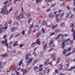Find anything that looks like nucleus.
I'll return each instance as SVG.
<instances>
[{
    "mask_svg": "<svg viewBox=\"0 0 75 75\" xmlns=\"http://www.w3.org/2000/svg\"><path fill=\"white\" fill-rule=\"evenodd\" d=\"M2 44H5V45L7 46V47H9L8 46V44L7 43V39H6L5 41H3L1 42Z\"/></svg>",
    "mask_w": 75,
    "mask_h": 75,
    "instance_id": "7ed1b4c3",
    "label": "nucleus"
},
{
    "mask_svg": "<svg viewBox=\"0 0 75 75\" xmlns=\"http://www.w3.org/2000/svg\"><path fill=\"white\" fill-rule=\"evenodd\" d=\"M51 24V22H49L47 23V25L48 27H50Z\"/></svg>",
    "mask_w": 75,
    "mask_h": 75,
    "instance_id": "6ab92c4d",
    "label": "nucleus"
},
{
    "mask_svg": "<svg viewBox=\"0 0 75 75\" xmlns=\"http://www.w3.org/2000/svg\"><path fill=\"white\" fill-rule=\"evenodd\" d=\"M32 61H33V58H30L28 60V62L27 64V65H28L29 64H30L31 62Z\"/></svg>",
    "mask_w": 75,
    "mask_h": 75,
    "instance_id": "0eeeda50",
    "label": "nucleus"
},
{
    "mask_svg": "<svg viewBox=\"0 0 75 75\" xmlns=\"http://www.w3.org/2000/svg\"><path fill=\"white\" fill-rule=\"evenodd\" d=\"M4 66L3 65V62H0V68L1 69L3 68Z\"/></svg>",
    "mask_w": 75,
    "mask_h": 75,
    "instance_id": "9d476101",
    "label": "nucleus"
},
{
    "mask_svg": "<svg viewBox=\"0 0 75 75\" xmlns=\"http://www.w3.org/2000/svg\"><path fill=\"white\" fill-rule=\"evenodd\" d=\"M67 8L68 9V10H69L70 8L69 7V6H67Z\"/></svg>",
    "mask_w": 75,
    "mask_h": 75,
    "instance_id": "69168bd1",
    "label": "nucleus"
},
{
    "mask_svg": "<svg viewBox=\"0 0 75 75\" xmlns=\"http://www.w3.org/2000/svg\"><path fill=\"white\" fill-rule=\"evenodd\" d=\"M74 23H73V22H71L70 23V24L69 25V26L70 27H74Z\"/></svg>",
    "mask_w": 75,
    "mask_h": 75,
    "instance_id": "9b49d317",
    "label": "nucleus"
},
{
    "mask_svg": "<svg viewBox=\"0 0 75 75\" xmlns=\"http://www.w3.org/2000/svg\"><path fill=\"white\" fill-rule=\"evenodd\" d=\"M66 15H67V16H66V18H67L69 16V13H67Z\"/></svg>",
    "mask_w": 75,
    "mask_h": 75,
    "instance_id": "c03bdc74",
    "label": "nucleus"
},
{
    "mask_svg": "<svg viewBox=\"0 0 75 75\" xmlns=\"http://www.w3.org/2000/svg\"><path fill=\"white\" fill-rule=\"evenodd\" d=\"M46 70H47V73L49 72L50 71V69H49V68L48 67H47L45 68Z\"/></svg>",
    "mask_w": 75,
    "mask_h": 75,
    "instance_id": "f3484780",
    "label": "nucleus"
},
{
    "mask_svg": "<svg viewBox=\"0 0 75 75\" xmlns=\"http://www.w3.org/2000/svg\"><path fill=\"white\" fill-rule=\"evenodd\" d=\"M67 50L66 49H65L64 50V51L63 52V54H64V55H65V54H66V53L67 52Z\"/></svg>",
    "mask_w": 75,
    "mask_h": 75,
    "instance_id": "2eb2a0df",
    "label": "nucleus"
},
{
    "mask_svg": "<svg viewBox=\"0 0 75 75\" xmlns=\"http://www.w3.org/2000/svg\"><path fill=\"white\" fill-rule=\"evenodd\" d=\"M31 54H30V53H28V54L26 55L25 56V57L26 58V60H27V59H28L29 58V56H30V55Z\"/></svg>",
    "mask_w": 75,
    "mask_h": 75,
    "instance_id": "6e6552de",
    "label": "nucleus"
},
{
    "mask_svg": "<svg viewBox=\"0 0 75 75\" xmlns=\"http://www.w3.org/2000/svg\"><path fill=\"white\" fill-rule=\"evenodd\" d=\"M11 20H9L8 21V24H11Z\"/></svg>",
    "mask_w": 75,
    "mask_h": 75,
    "instance_id": "a19ab883",
    "label": "nucleus"
},
{
    "mask_svg": "<svg viewBox=\"0 0 75 75\" xmlns=\"http://www.w3.org/2000/svg\"><path fill=\"white\" fill-rule=\"evenodd\" d=\"M21 11L22 12H23L24 11V9L23 8V7H21Z\"/></svg>",
    "mask_w": 75,
    "mask_h": 75,
    "instance_id": "09e8293b",
    "label": "nucleus"
},
{
    "mask_svg": "<svg viewBox=\"0 0 75 75\" xmlns=\"http://www.w3.org/2000/svg\"><path fill=\"white\" fill-rule=\"evenodd\" d=\"M73 68H75L74 67H71L70 69H69L67 70V71H71V69H73Z\"/></svg>",
    "mask_w": 75,
    "mask_h": 75,
    "instance_id": "412c9836",
    "label": "nucleus"
},
{
    "mask_svg": "<svg viewBox=\"0 0 75 75\" xmlns=\"http://www.w3.org/2000/svg\"><path fill=\"white\" fill-rule=\"evenodd\" d=\"M35 29L36 30H38L39 28V26L37 25H36L34 27Z\"/></svg>",
    "mask_w": 75,
    "mask_h": 75,
    "instance_id": "aec40b11",
    "label": "nucleus"
},
{
    "mask_svg": "<svg viewBox=\"0 0 75 75\" xmlns=\"http://www.w3.org/2000/svg\"><path fill=\"white\" fill-rule=\"evenodd\" d=\"M41 32H39L37 35V37H39V36L41 35Z\"/></svg>",
    "mask_w": 75,
    "mask_h": 75,
    "instance_id": "2f4dec72",
    "label": "nucleus"
},
{
    "mask_svg": "<svg viewBox=\"0 0 75 75\" xmlns=\"http://www.w3.org/2000/svg\"><path fill=\"white\" fill-rule=\"evenodd\" d=\"M61 36H62V34H59L57 37L56 38H55V40H57V39H58V38H59V37Z\"/></svg>",
    "mask_w": 75,
    "mask_h": 75,
    "instance_id": "ddd939ff",
    "label": "nucleus"
},
{
    "mask_svg": "<svg viewBox=\"0 0 75 75\" xmlns=\"http://www.w3.org/2000/svg\"><path fill=\"white\" fill-rule=\"evenodd\" d=\"M21 0H15L14 1L13 3H16V1H20Z\"/></svg>",
    "mask_w": 75,
    "mask_h": 75,
    "instance_id": "6e6d98bb",
    "label": "nucleus"
},
{
    "mask_svg": "<svg viewBox=\"0 0 75 75\" xmlns=\"http://www.w3.org/2000/svg\"><path fill=\"white\" fill-rule=\"evenodd\" d=\"M23 14H20L19 16V18H23Z\"/></svg>",
    "mask_w": 75,
    "mask_h": 75,
    "instance_id": "72a5a7b5",
    "label": "nucleus"
},
{
    "mask_svg": "<svg viewBox=\"0 0 75 75\" xmlns=\"http://www.w3.org/2000/svg\"><path fill=\"white\" fill-rule=\"evenodd\" d=\"M22 63H23V61L22 60L19 63H18L19 66H21V65Z\"/></svg>",
    "mask_w": 75,
    "mask_h": 75,
    "instance_id": "c85d7f7f",
    "label": "nucleus"
},
{
    "mask_svg": "<svg viewBox=\"0 0 75 75\" xmlns=\"http://www.w3.org/2000/svg\"><path fill=\"white\" fill-rule=\"evenodd\" d=\"M50 10L51 9H50V8H48L47 10V12H48V11H50Z\"/></svg>",
    "mask_w": 75,
    "mask_h": 75,
    "instance_id": "603ef678",
    "label": "nucleus"
},
{
    "mask_svg": "<svg viewBox=\"0 0 75 75\" xmlns=\"http://www.w3.org/2000/svg\"><path fill=\"white\" fill-rule=\"evenodd\" d=\"M52 42H53V41H52V40H50V43H49V45H51V44L52 43Z\"/></svg>",
    "mask_w": 75,
    "mask_h": 75,
    "instance_id": "3c124183",
    "label": "nucleus"
},
{
    "mask_svg": "<svg viewBox=\"0 0 75 75\" xmlns=\"http://www.w3.org/2000/svg\"><path fill=\"white\" fill-rule=\"evenodd\" d=\"M31 20H32V19L31 18H29L28 20V23H30V22L31 21Z\"/></svg>",
    "mask_w": 75,
    "mask_h": 75,
    "instance_id": "cd10ccee",
    "label": "nucleus"
},
{
    "mask_svg": "<svg viewBox=\"0 0 75 75\" xmlns=\"http://www.w3.org/2000/svg\"><path fill=\"white\" fill-rule=\"evenodd\" d=\"M33 54L34 55H37V54H36V53L35 52H34L33 53Z\"/></svg>",
    "mask_w": 75,
    "mask_h": 75,
    "instance_id": "13d9d810",
    "label": "nucleus"
},
{
    "mask_svg": "<svg viewBox=\"0 0 75 75\" xmlns=\"http://www.w3.org/2000/svg\"><path fill=\"white\" fill-rule=\"evenodd\" d=\"M13 37V35H11L9 38V40H11L12 38Z\"/></svg>",
    "mask_w": 75,
    "mask_h": 75,
    "instance_id": "a18cd8bd",
    "label": "nucleus"
},
{
    "mask_svg": "<svg viewBox=\"0 0 75 75\" xmlns=\"http://www.w3.org/2000/svg\"><path fill=\"white\" fill-rule=\"evenodd\" d=\"M72 52H70V53H68V54L66 55V57H68V56H69V55H71V54H72Z\"/></svg>",
    "mask_w": 75,
    "mask_h": 75,
    "instance_id": "c9c22d12",
    "label": "nucleus"
},
{
    "mask_svg": "<svg viewBox=\"0 0 75 75\" xmlns=\"http://www.w3.org/2000/svg\"><path fill=\"white\" fill-rule=\"evenodd\" d=\"M18 44L15 43L13 45V47H16V46H17Z\"/></svg>",
    "mask_w": 75,
    "mask_h": 75,
    "instance_id": "7c9ffc66",
    "label": "nucleus"
},
{
    "mask_svg": "<svg viewBox=\"0 0 75 75\" xmlns=\"http://www.w3.org/2000/svg\"><path fill=\"white\" fill-rule=\"evenodd\" d=\"M55 34V33H52L50 35H54Z\"/></svg>",
    "mask_w": 75,
    "mask_h": 75,
    "instance_id": "338daca9",
    "label": "nucleus"
},
{
    "mask_svg": "<svg viewBox=\"0 0 75 75\" xmlns=\"http://www.w3.org/2000/svg\"><path fill=\"white\" fill-rule=\"evenodd\" d=\"M70 51H71V47L68 48L67 50V51H68V52H69Z\"/></svg>",
    "mask_w": 75,
    "mask_h": 75,
    "instance_id": "473e14b6",
    "label": "nucleus"
},
{
    "mask_svg": "<svg viewBox=\"0 0 75 75\" xmlns=\"http://www.w3.org/2000/svg\"><path fill=\"white\" fill-rule=\"evenodd\" d=\"M42 31L43 33H45V29H44V28L42 29Z\"/></svg>",
    "mask_w": 75,
    "mask_h": 75,
    "instance_id": "58836bf2",
    "label": "nucleus"
},
{
    "mask_svg": "<svg viewBox=\"0 0 75 75\" xmlns=\"http://www.w3.org/2000/svg\"><path fill=\"white\" fill-rule=\"evenodd\" d=\"M61 59V58L60 57H59L57 59V61L56 62V64H59V62H60V60Z\"/></svg>",
    "mask_w": 75,
    "mask_h": 75,
    "instance_id": "f8f14e48",
    "label": "nucleus"
},
{
    "mask_svg": "<svg viewBox=\"0 0 75 75\" xmlns=\"http://www.w3.org/2000/svg\"><path fill=\"white\" fill-rule=\"evenodd\" d=\"M18 24V22H16L14 23V25H17Z\"/></svg>",
    "mask_w": 75,
    "mask_h": 75,
    "instance_id": "4d7b16f0",
    "label": "nucleus"
},
{
    "mask_svg": "<svg viewBox=\"0 0 75 75\" xmlns=\"http://www.w3.org/2000/svg\"><path fill=\"white\" fill-rule=\"evenodd\" d=\"M61 27H64L65 26V23H62L60 25Z\"/></svg>",
    "mask_w": 75,
    "mask_h": 75,
    "instance_id": "5701e85b",
    "label": "nucleus"
},
{
    "mask_svg": "<svg viewBox=\"0 0 75 75\" xmlns=\"http://www.w3.org/2000/svg\"><path fill=\"white\" fill-rule=\"evenodd\" d=\"M36 43H37L38 44V45H40V44H41V43H40V41H39V40L38 39L37 40V41H36V42L35 43H33L32 44V45H34V44H35Z\"/></svg>",
    "mask_w": 75,
    "mask_h": 75,
    "instance_id": "39448f33",
    "label": "nucleus"
},
{
    "mask_svg": "<svg viewBox=\"0 0 75 75\" xmlns=\"http://www.w3.org/2000/svg\"><path fill=\"white\" fill-rule=\"evenodd\" d=\"M31 31H32V29H30L28 31V34H31Z\"/></svg>",
    "mask_w": 75,
    "mask_h": 75,
    "instance_id": "b1692460",
    "label": "nucleus"
},
{
    "mask_svg": "<svg viewBox=\"0 0 75 75\" xmlns=\"http://www.w3.org/2000/svg\"><path fill=\"white\" fill-rule=\"evenodd\" d=\"M21 71H22V72H23V75H25V74H26L27 72V71H28V70L27 69H21Z\"/></svg>",
    "mask_w": 75,
    "mask_h": 75,
    "instance_id": "20e7f679",
    "label": "nucleus"
},
{
    "mask_svg": "<svg viewBox=\"0 0 75 75\" xmlns=\"http://www.w3.org/2000/svg\"><path fill=\"white\" fill-rule=\"evenodd\" d=\"M46 45L45 44L44 45V48H43V50H46V49H47V48H46Z\"/></svg>",
    "mask_w": 75,
    "mask_h": 75,
    "instance_id": "ea45409f",
    "label": "nucleus"
},
{
    "mask_svg": "<svg viewBox=\"0 0 75 75\" xmlns=\"http://www.w3.org/2000/svg\"><path fill=\"white\" fill-rule=\"evenodd\" d=\"M73 40H75V30H74V32L73 33Z\"/></svg>",
    "mask_w": 75,
    "mask_h": 75,
    "instance_id": "dca6fc26",
    "label": "nucleus"
},
{
    "mask_svg": "<svg viewBox=\"0 0 75 75\" xmlns=\"http://www.w3.org/2000/svg\"><path fill=\"white\" fill-rule=\"evenodd\" d=\"M38 67H35L34 68H33V69H34V70H35L36 69H38Z\"/></svg>",
    "mask_w": 75,
    "mask_h": 75,
    "instance_id": "f704fd0d",
    "label": "nucleus"
},
{
    "mask_svg": "<svg viewBox=\"0 0 75 75\" xmlns=\"http://www.w3.org/2000/svg\"><path fill=\"white\" fill-rule=\"evenodd\" d=\"M69 65V64H66V65L65 66V68H68Z\"/></svg>",
    "mask_w": 75,
    "mask_h": 75,
    "instance_id": "a878e982",
    "label": "nucleus"
},
{
    "mask_svg": "<svg viewBox=\"0 0 75 75\" xmlns=\"http://www.w3.org/2000/svg\"><path fill=\"white\" fill-rule=\"evenodd\" d=\"M55 5V4H52V5L51 6V7H54V6Z\"/></svg>",
    "mask_w": 75,
    "mask_h": 75,
    "instance_id": "680f3d73",
    "label": "nucleus"
},
{
    "mask_svg": "<svg viewBox=\"0 0 75 75\" xmlns=\"http://www.w3.org/2000/svg\"><path fill=\"white\" fill-rule=\"evenodd\" d=\"M20 35V34H18L16 35L15 37H18V36H19V35Z\"/></svg>",
    "mask_w": 75,
    "mask_h": 75,
    "instance_id": "0e129e2a",
    "label": "nucleus"
},
{
    "mask_svg": "<svg viewBox=\"0 0 75 75\" xmlns=\"http://www.w3.org/2000/svg\"><path fill=\"white\" fill-rule=\"evenodd\" d=\"M33 28V24H32L29 27L30 29H31Z\"/></svg>",
    "mask_w": 75,
    "mask_h": 75,
    "instance_id": "393cba45",
    "label": "nucleus"
},
{
    "mask_svg": "<svg viewBox=\"0 0 75 75\" xmlns=\"http://www.w3.org/2000/svg\"><path fill=\"white\" fill-rule=\"evenodd\" d=\"M8 24V23L7 22H6L5 23V25H4V26L5 27L3 28V26L1 25H0V33H3V30L1 29L2 28H4L5 30H6L7 29V25Z\"/></svg>",
    "mask_w": 75,
    "mask_h": 75,
    "instance_id": "f257e3e1",
    "label": "nucleus"
},
{
    "mask_svg": "<svg viewBox=\"0 0 75 75\" xmlns=\"http://www.w3.org/2000/svg\"><path fill=\"white\" fill-rule=\"evenodd\" d=\"M7 38V35H4L2 38L3 39H4V38Z\"/></svg>",
    "mask_w": 75,
    "mask_h": 75,
    "instance_id": "4c0bfd02",
    "label": "nucleus"
},
{
    "mask_svg": "<svg viewBox=\"0 0 75 75\" xmlns=\"http://www.w3.org/2000/svg\"><path fill=\"white\" fill-rule=\"evenodd\" d=\"M46 71H47L46 69H45V70H43L42 71V73H43L44 74H45V73H46Z\"/></svg>",
    "mask_w": 75,
    "mask_h": 75,
    "instance_id": "e433bc0d",
    "label": "nucleus"
},
{
    "mask_svg": "<svg viewBox=\"0 0 75 75\" xmlns=\"http://www.w3.org/2000/svg\"><path fill=\"white\" fill-rule=\"evenodd\" d=\"M68 35L67 34H65L63 35V37H67Z\"/></svg>",
    "mask_w": 75,
    "mask_h": 75,
    "instance_id": "de8ad7c7",
    "label": "nucleus"
},
{
    "mask_svg": "<svg viewBox=\"0 0 75 75\" xmlns=\"http://www.w3.org/2000/svg\"><path fill=\"white\" fill-rule=\"evenodd\" d=\"M55 56V53H54L52 54V58H54Z\"/></svg>",
    "mask_w": 75,
    "mask_h": 75,
    "instance_id": "37998d69",
    "label": "nucleus"
},
{
    "mask_svg": "<svg viewBox=\"0 0 75 75\" xmlns=\"http://www.w3.org/2000/svg\"><path fill=\"white\" fill-rule=\"evenodd\" d=\"M75 28L73 26V27H72V29L71 30V31L72 32H74V28Z\"/></svg>",
    "mask_w": 75,
    "mask_h": 75,
    "instance_id": "49530a36",
    "label": "nucleus"
},
{
    "mask_svg": "<svg viewBox=\"0 0 75 75\" xmlns=\"http://www.w3.org/2000/svg\"><path fill=\"white\" fill-rule=\"evenodd\" d=\"M7 3H8V1H6L4 2V4H7Z\"/></svg>",
    "mask_w": 75,
    "mask_h": 75,
    "instance_id": "5fc2aeb1",
    "label": "nucleus"
},
{
    "mask_svg": "<svg viewBox=\"0 0 75 75\" xmlns=\"http://www.w3.org/2000/svg\"><path fill=\"white\" fill-rule=\"evenodd\" d=\"M59 69H62L63 67H62V64H61L59 67Z\"/></svg>",
    "mask_w": 75,
    "mask_h": 75,
    "instance_id": "bb28decb",
    "label": "nucleus"
},
{
    "mask_svg": "<svg viewBox=\"0 0 75 75\" xmlns=\"http://www.w3.org/2000/svg\"><path fill=\"white\" fill-rule=\"evenodd\" d=\"M64 5H65V2H63L62 4V6H64Z\"/></svg>",
    "mask_w": 75,
    "mask_h": 75,
    "instance_id": "79ce46f5",
    "label": "nucleus"
},
{
    "mask_svg": "<svg viewBox=\"0 0 75 75\" xmlns=\"http://www.w3.org/2000/svg\"><path fill=\"white\" fill-rule=\"evenodd\" d=\"M9 13V12L8 11V10H6L5 9H2L0 12V13L2 14H4L5 13L7 14H8Z\"/></svg>",
    "mask_w": 75,
    "mask_h": 75,
    "instance_id": "f03ea898",
    "label": "nucleus"
},
{
    "mask_svg": "<svg viewBox=\"0 0 75 75\" xmlns=\"http://www.w3.org/2000/svg\"><path fill=\"white\" fill-rule=\"evenodd\" d=\"M37 3H39V2L40 1L41 2V1L40 0L39 1L38 0H37L36 1Z\"/></svg>",
    "mask_w": 75,
    "mask_h": 75,
    "instance_id": "052dcab7",
    "label": "nucleus"
},
{
    "mask_svg": "<svg viewBox=\"0 0 75 75\" xmlns=\"http://www.w3.org/2000/svg\"><path fill=\"white\" fill-rule=\"evenodd\" d=\"M15 30V29H14V28H12V29H11V31L13 32V31H14Z\"/></svg>",
    "mask_w": 75,
    "mask_h": 75,
    "instance_id": "8fccbe9b",
    "label": "nucleus"
},
{
    "mask_svg": "<svg viewBox=\"0 0 75 75\" xmlns=\"http://www.w3.org/2000/svg\"><path fill=\"white\" fill-rule=\"evenodd\" d=\"M59 14H57L56 15V21L57 22H58L59 21V18H58V17H59Z\"/></svg>",
    "mask_w": 75,
    "mask_h": 75,
    "instance_id": "1a4fd4ad",
    "label": "nucleus"
},
{
    "mask_svg": "<svg viewBox=\"0 0 75 75\" xmlns=\"http://www.w3.org/2000/svg\"><path fill=\"white\" fill-rule=\"evenodd\" d=\"M7 56V54H3L1 55V57L2 58H4V57H6V56Z\"/></svg>",
    "mask_w": 75,
    "mask_h": 75,
    "instance_id": "4468645a",
    "label": "nucleus"
},
{
    "mask_svg": "<svg viewBox=\"0 0 75 75\" xmlns=\"http://www.w3.org/2000/svg\"><path fill=\"white\" fill-rule=\"evenodd\" d=\"M46 23V21H43V22L42 23V25H45V24Z\"/></svg>",
    "mask_w": 75,
    "mask_h": 75,
    "instance_id": "4be33fe9",
    "label": "nucleus"
},
{
    "mask_svg": "<svg viewBox=\"0 0 75 75\" xmlns=\"http://www.w3.org/2000/svg\"><path fill=\"white\" fill-rule=\"evenodd\" d=\"M64 13H65L64 12L61 13L60 15V17H62L64 16Z\"/></svg>",
    "mask_w": 75,
    "mask_h": 75,
    "instance_id": "c756f323",
    "label": "nucleus"
},
{
    "mask_svg": "<svg viewBox=\"0 0 75 75\" xmlns=\"http://www.w3.org/2000/svg\"><path fill=\"white\" fill-rule=\"evenodd\" d=\"M42 69L41 68L39 69V71L40 72H41V71H42Z\"/></svg>",
    "mask_w": 75,
    "mask_h": 75,
    "instance_id": "864d4df0",
    "label": "nucleus"
},
{
    "mask_svg": "<svg viewBox=\"0 0 75 75\" xmlns=\"http://www.w3.org/2000/svg\"><path fill=\"white\" fill-rule=\"evenodd\" d=\"M49 16L50 18L53 17V14L52 13H50V14H49Z\"/></svg>",
    "mask_w": 75,
    "mask_h": 75,
    "instance_id": "a211bd4d",
    "label": "nucleus"
},
{
    "mask_svg": "<svg viewBox=\"0 0 75 75\" xmlns=\"http://www.w3.org/2000/svg\"><path fill=\"white\" fill-rule=\"evenodd\" d=\"M16 68H17V67H14L13 69V70H14V71H16Z\"/></svg>",
    "mask_w": 75,
    "mask_h": 75,
    "instance_id": "bf43d9fd",
    "label": "nucleus"
},
{
    "mask_svg": "<svg viewBox=\"0 0 75 75\" xmlns=\"http://www.w3.org/2000/svg\"><path fill=\"white\" fill-rule=\"evenodd\" d=\"M65 42V40L64 39H63L62 40V45L63 47V48H64V47H65V44H64V43Z\"/></svg>",
    "mask_w": 75,
    "mask_h": 75,
    "instance_id": "423d86ee",
    "label": "nucleus"
},
{
    "mask_svg": "<svg viewBox=\"0 0 75 75\" xmlns=\"http://www.w3.org/2000/svg\"><path fill=\"white\" fill-rule=\"evenodd\" d=\"M22 34V35H24V31H23L21 32Z\"/></svg>",
    "mask_w": 75,
    "mask_h": 75,
    "instance_id": "e2e57ef3",
    "label": "nucleus"
},
{
    "mask_svg": "<svg viewBox=\"0 0 75 75\" xmlns=\"http://www.w3.org/2000/svg\"><path fill=\"white\" fill-rule=\"evenodd\" d=\"M16 74L17 75H19V73H18V72H17V71H16Z\"/></svg>",
    "mask_w": 75,
    "mask_h": 75,
    "instance_id": "774afa93",
    "label": "nucleus"
}]
</instances>
